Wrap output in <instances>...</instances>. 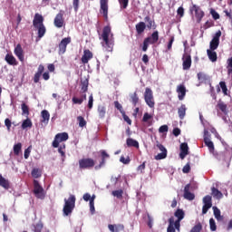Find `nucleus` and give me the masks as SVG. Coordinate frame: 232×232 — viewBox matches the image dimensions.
<instances>
[{"label":"nucleus","mask_w":232,"mask_h":232,"mask_svg":"<svg viewBox=\"0 0 232 232\" xmlns=\"http://www.w3.org/2000/svg\"><path fill=\"white\" fill-rule=\"evenodd\" d=\"M145 23H147L146 27L149 30H157V24H155V20L151 19V16L147 15L144 17Z\"/></svg>","instance_id":"a211bd4d"},{"label":"nucleus","mask_w":232,"mask_h":232,"mask_svg":"<svg viewBox=\"0 0 232 232\" xmlns=\"http://www.w3.org/2000/svg\"><path fill=\"white\" fill-rule=\"evenodd\" d=\"M88 108L89 110H92V108H93V94H91L89 96Z\"/></svg>","instance_id":"0e129e2a"},{"label":"nucleus","mask_w":232,"mask_h":232,"mask_svg":"<svg viewBox=\"0 0 232 232\" xmlns=\"http://www.w3.org/2000/svg\"><path fill=\"white\" fill-rule=\"evenodd\" d=\"M77 121L79 122L80 128H84V126H86V124H87L86 120H84V117H82V116H78Z\"/></svg>","instance_id":"de8ad7c7"},{"label":"nucleus","mask_w":232,"mask_h":232,"mask_svg":"<svg viewBox=\"0 0 232 232\" xmlns=\"http://www.w3.org/2000/svg\"><path fill=\"white\" fill-rule=\"evenodd\" d=\"M23 115H30V109L26 103H22Z\"/></svg>","instance_id":"3c124183"},{"label":"nucleus","mask_w":232,"mask_h":232,"mask_svg":"<svg viewBox=\"0 0 232 232\" xmlns=\"http://www.w3.org/2000/svg\"><path fill=\"white\" fill-rule=\"evenodd\" d=\"M203 204L206 206H210L212 207L213 206V203H212V199H211V196L209 195H207L203 198Z\"/></svg>","instance_id":"c03bdc74"},{"label":"nucleus","mask_w":232,"mask_h":232,"mask_svg":"<svg viewBox=\"0 0 232 232\" xmlns=\"http://www.w3.org/2000/svg\"><path fill=\"white\" fill-rule=\"evenodd\" d=\"M209 226L210 231H217V223L215 222V219L213 218L209 219Z\"/></svg>","instance_id":"603ef678"},{"label":"nucleus","mask_w":232,"mask_h":232,"mask_svg":"<svg viewBox=\"0 0 232 232\" xmlns=\"http://www.w3.org/2000/svg\"><path fill=\"white\" fill-rule=\"evenodd\" d=\"M175 227V218L171 217L169 218V226L167 227V232H176Z\"/></svg>","instance_id":"7c9ffc66"},{"label":"nucleus","mask_w":232,"mask_h":232,"mask_svg":"<svg viewBox=\"0 0 232 232\" xmlns=\"http://www.w3.org/2000/svg\"><path fill=\"white\" fill-rule=\"evenodd\" d=\"M146 169V161H144L142 164H140L138 168H137V171L138 173H144V170Z\"/></svg>","instance_id":"13d9d810"},{"label":"nucleus","mask_w":232,"mask_h":232,"mask_svg":"<svg viewBox=\"0 0 232 232\" xmlns=\"http://www.w3.org/2000/svg\"><path fill=\"white\" fill-rule=\"evenodd\" d=\"M34 194L36 198H41L42 200L44 198V188H43L37 179L34 180Z\"/></svg>","instance_id":"0eeeda50"},{"label":"nucleus","mask_w":232,"mask_h":232,"mask_svg":"<svg viewBox=\"0 0 232 232\" xmlns=\"http://www.w3.org/2000/svg\"><path fill=\"white\" fill-rule=\"evenodd\" d=\"M79 168L80 169H92V168H95V160L92 158L79 160Z\"/></svg>","instance_id":"20e7f679"},{"label":"nucleus","mask_w":232,"mask_h":232,"mask_svg":"<svg viewBox=\"0 0 232 232\" xmlns=\"http://www.w3.org/2000/svg\"><path fill=\"white\" fill-rule=\"evenodd\" d=\"M158 42H159V31H154L150 36L144 39L142 52H148V46H150V44H155Z\"/></svg>","instance_id":"7ed1b4c3"},{"label":"nucleus","mask_w":232,"mask_h":232,"mask_svg":"<svg viewBox=\"0 0 232 232\" xmlns=\"http://www.w3.org/2000/svg\"><path fill=\"white\" fill-rule=\"evenodd\" d=\"M100 154L102 157V160L98 165L94 167V169L99 170L102 169V168H104L106 166V159H110V154L106 152V150H100Z\"/></svg>","instance_id":"ddd939ff"},{"label":"nucleus","mask_w":232,"mask_h":232,"mask_svg":"<svg viewBox=\"0 0 232 232\" xmlns=\"http://www.w3.org/2000/svg\"><path fill=\"white\" fill-rule=\"evenodd\" d=\"M177 14L178 15H179V17H184V7H179L177 10Z\"/></svg>","instance_id":"774afa93"},{"label":"nucleus","mask_w":232,"mask_h":232,"mask_svg":"<svg viewBox=\"0 0 232 232\" xmlns=\"http://www.w3.org/2000/svg\"><path fill=\"white\" fill-rule=\"evenodd\" d=\"M121 115H122V118L125 121V122H127V124L131 126V119H130V117L128 115H126V111L121 112Z\"/></svg>","instance_id":"4d7b16f0"},{"label":"nucleus","mask_w":232,"mask_h":232,"mask_svg":"<svg viewBox=\"0 0 232 232\" xmlns=\"http://www.w3.org/2000/svg\"><path fill=\"white\" fill-rule=\"evenodd\" d=\"M189 153V147L186 142H183L180 144V153L179 157L183 160V159H186V156Z\"/></svg>","instance_id":"5701e85b"},{"label":"nucleus","mask_w":232,"mask_h":232,"mask_svg":"<svg viewBox=\"0 0 232 232\" xmlns=\"http://www.w3.org/2000/svg\"><path fill=\"white\" fill-rule=\"evenodd\" d=\"M70 43H72V37L70 36L62 39V41L59 44V53H65L66 48L68 44H70Z\"/></svg>","instance_id":"2eb2a0df"},{"label":"nucleus","mask_w":232,"mask_h":232,"mask_svg":"<svg viewBox=\"0 0 232 232\" xmlns=\"http://www.w3.org/2000/svg\"><path fill=\"white\" fill-rule=\"evenodd\" d=\"M76 200L77 198L73 194H71L68 198H64V205L63 208V217H70V215L73 213Z\"/></svg>","instance_id":"f03ea898"},{"label":"nucleus","mask_w":232,"mask_h":232,"mask_svg":"<svg viewBox=\"0 0 232 232\" xmlns=\"http://www.w3.org/2000/svg\"><path fill=\"white\" fill-rule=\"evenodd\" d=\"M119 3L121 8L126 9L128 8V3H130V0H119Z\"/></svg>","instance_id":"680f3d73"},{"label":"nucleus","mask_w":232,"mask_h":232,"mask_svg":"<svg viewBox=\"0 0 232 232\" xmlns=\"http://www.w3.org/2000/svg\"><path fill=\"white\" fill-rule=\"evenodd\" d=\"M198 79L200 81V82H206V81H208V75H206L204 72H198Z\"/></svg>","instance_id":"09e8293b"},{"label":"nucleus","mask_w":232,"mask_h":232,"mask_svg":"<svg viewBox=\"0 0 232 232\" xmlns=\"http://www.w3.org/2000/svg\"><path fill=\"white\" fill-rule=\"evenodd\" d=\"M151 119H153V116L148 112H145L142 118V122H148Z\"/></svg>","instance_id":"6e6d98bb"},{"label":"nucleus","mask_w":232,"mask_h":232,"mask_svg":"<svg viewBox=\"0 0 232 232\" xmlns=\"http://www.w3.org/2000/svg\"><path fill=\"white\" fill-rule=\"evenodd\" d=\"M79 1L80 0H72V6L74 9V12H79Z\"/></svg>","instance_id":"69168bd1"},{"label":"nucleus","mask_w":232,"mask_h":232,"mask_svg":"<svg viewBox=\"0 0 232 232\" xmlns=\"http://www.w3.org/2000/svg\"><path fill=\"white\" fill-rule=\"evenodd\" d=\"M110 34H111V27H103L102 34L100 39H102V47L106 52H113V39H110Z\"/></svg>","instance_id":"f257e3e1"},{"label":"nucleus","mask_w":232,"mask_h":232,"mask_svg":"<svg viewBox=\"0 0 232 232\" xmlns=\"http://www.w3.org/2000/svg\"><path fill=\"white\" fill-rule=\"evenodd\" d=\"M189 188H191V184L185 186L183 197L186 200H195V194L189 191Z\"/></svg>","instance_id":"f3484780"},{"label":"nucleus","mask_w":232,"mask_h":232,"mask_svg":"<svg viewBox=\"0 0 232 232\" xmlns=\"http://www.w3.org/2000/svg\"><path fill=\"white\" fill-rule=\"evenodd\" d=\"M69 136L67 132H61L55 135L54 140L53 141V148H59L60 142H66L68 140Z\"/></svg>","instance_id":"6e6552de"},{"label":"nucleus","mask_w":232,"mask_h":232,"mask_svg":"<svg viewBox=\"0 0 232 232\" xmlns=\"http://www.w3.org/2000/svg\"><path fill=\"white\" fill-rule=\"evenodd\" d=\"M43 227H44V225L43 223H37L36 225H34V232H41L43 231Z\"/></svg>","instance_id":"052dcab7"},{"label":"nucleus","mask_w":232,"mask_h":232,"mask_svg":"<svg viewBox=\"0 0 232 232\" xmlns=\"http://www.w3.org/2000/svg\"><path fill=\"white\" fill-rule=\"evenodd\" d=\"M219 86H220L224 95H227V86L226 85V82H220Z\"/></svg>","instance_id":"864d4df0"},{"label":"nucleus","mask_w":232,"mask_h":232,"mask_svg":"<svg viewBox=\"0 0 232 232\" xmlns=\"http://www.w3.org/2000/svg\"><path fill=\"white\" fill-rule=\"evenodd\" d=\"M90 82L88 79H84L81 81V93L84 94L86 92H88V86Z\"/></svg>","instance_id":"c756f323"},{"label":"nucleus","mask_w":232,"mask_h":232,"mask_svg":"<svg viewBox=\"0 0 232 232\" xmlns=\"http://www.w3.org/2000/svg\"><path fill=\"white\" fill-rule=\"evenodd\" d=\"M190 12H195V15H196V19H197V23H200L202 21V19L204 18V11H202V9L200 8V6L197 5H193L190 9Z\"/></svg>","instance_id":"f8f14e48"},{"label":"nucleus","mask_w":232,"mask_h":232,"mask_svg":"<svg viewBox=\"0 0 232 232\" xmlns=\"http://www.w3.org/2000/svg\"><path fill=\"white\" fill-rule=\"evenodd\" d=\"M44 22V18L43 17V15L36 13L33 20V25L34 26V28H36L37 26L44 25V24H43Z\"/></svg>","instance_id":"b1692460"},{"label":"nucleus","mask_w":232,"mask_h":232,"mask_svg":"<svg viewBox=\"0 0 232 232\" xmlns=\"http://www.w3.org/2000/svg\"><path fill=\"white\" fill-rule=\"evenodd\" d=\"M144 99L149 108H155V100L153 99V91H151L149 87L145 89Z\"/></svg>","instance_id":"423d86ee"},{"label":"nucleus","mask_w":232,"mask_h":232,"mask_svg":"<svg viewBox=\"0 0 232 232\" xmlns=\"http://www.w3.org/2000/svg\"><path fill=\"white\" fill-rule=\"evenodd\" d=\"M32 126H33L32 120L27 118L22 123V130H26V128H32Z\"/></svg>","instance_id":"a19ab883"},{"label":"nucleus","mask_w":232,"mask_h":232,"mask_svg":"<svg viewBox=\"0 0 232 232\" xmlns=\"http://www.w3.org/2000/svg\"><path fill=\"white\" fill-rule=\"evenodd\" d=\"M207 53L208 56V59L212 62V63H217V52L211 50V49H208L207 50Z\"/></svg>","instance_id":"72a5a7b5"},{"label":"nucleus","mask_w":232,"mask_h":232,"mask_svg":"<svg viewBox=\"0 0 232 232\" xmlns=\"http://www.w3.org/2000/svg\"><path fill=\"white\" fill-rule=\"evenodd\" d=\"M53 24L56 28H63L64 25V11H59V13L54 17Z\"/></svg>","instance_id":"9d476101"},{"label":"nucleus","mask_w":232,"mask_h":232,"mask_svg":"<svg viewBox=\"0 0 232 232\" xmlns=\"http://www.w3.org/2000/svg\"><path fill=\"white\" fill-rule=\"evenodd\" d=\"M187 110L188 108H186L185 104H181V106L178 109V114L181 121L184 119V117H186Z\"/></svg>","instance_id":"2f4dec72"},{"label":"nucleus","mask_w":232,"mask_h":232,"mask_svg":"<svg viewBox=\"0 0 232 232\" xmlns=\"http://www.w3.org/2000/svg\"><path fill=\"white\" fill-rule=\"evenodd\" d=\"M205 142V146L208 147V150L210 151V153H213V151H215V144L213 143V141H211V140H206Z\"/></svg>","instance_id":"ea45409f"},{"label":"nucleus","mask_w":232,"mask_h":232,"mask_svg":"<svg viewBox=\"0 0 232 232\" xmlns=\"http://www.w3.org/2000/svg\"><path fill=\"white\" fill-rule=\"evenodd\" d=\"M124 191L122 189L113 190L112 195L113 197H116L117 198H122V194Z\"/></svg>","instance_id":"8fccbe9b"},{"label":"nucleus","mask_w":232,"mask_h":232,"mask_svg":"<svg viewBox=\"0 0 232 232\" xmlns=\"http://www.w3.org/2000/svg\"><path fill=\"white\" fill-rule=\"evenodd\" d=\"M174 217H176V218H177V220L174 221L175 228L177 229V231H180V222H182V220H184V218L186 217V213L184 212V210L182 208H178L174 212Z\"/></svg>","instance_id":"39448f33"},{"label":"nucleus","mask_w":232,"mask_h":232,"mask_svg":"<svg viewBox=\"0 0 232 232\" xmlns=\"http://www.w3.org/2000/svg\"><path fill=\"white\" fill-rule=\"evenodd\" d=\"M35 28L38 30L39 39H43V37H44V34H46V27L44 25H39Z\"/></svg>","instance_id":"4c0bfd02"},{"label":"nucleus","mask_w":232,"mask_h":232,"mask_svg":"<svg viewBox=\"0 0 232 232\" xmlns=\"http://www.w3.org/2000/svg\"><path fill=\"white\" fill-rule=\"evenodd\" d=\"M136 28V36L139 37L140 35H142L146 30V23L140 22L135 25Z\"/></svg>","instance_id":"4be33fe9"},{"label":"nucleus","mask_w":232,"mask_h":232,"mask_svg":"<svg viewBox=\"0 0 232 232\" xmlns=\"http://www.w3.org/2000/svg\"><path fill=\"white\" fill-rule=\"evenodd\" d=\"M44 72V65L40 64L38 66L37 72L34 73V82L35 84H37V82H39V81L41 79V75H43Z\"/></svg>","instance_id":"393cba45"},{"label":"nucleus","mask_w":232,"mask_h":232,"mask_svg":"<svg viewBox=\"0 0 232 232\" xmlns=\"http://www.w3.org/2000/svg\"><path fill=\"white\" fill-rule=\"evenodd\" d=\"M0 186L2 188H5V189H8V188H10V182H8V179H5L1 174H0Z\"/></svg>","instance_id":"c9c22d12"},{"label":"nucleus","mask_w":232,"mask_h":232,"mask_svg":"<svg viewBox=\"0 0 232 232\" xmlns=\"http://www.w3.org/2000/svg\"><path fill=\"white\" fill-rule=\"evenodd\" d=\"M114 108H116V110H119L120 113H124V109L122 108V105L119 102V101L114 102Z\"/></svg>","instance_id":"5fc2aeb1"},{"label":"nucleus","mask_w":232,"mask_h":232,"mask_svg":"<svg viewBox=\"0 0 232 232\" xmlns=\"http://www.w3.org/2000/svg\"><path fill=\"white\" fill-rule=\"evenodd\" d=\"M5 61L7 63V64H10V66H17V64H19L14 54L7 53Z\"/></svg>","instance_id":"a878e982"},{"label":"nucleus","mask_w":232,"mask_h":232,"mask_svg":"<svg viewBox=\"0 0 232 232\" xmlns=\"http://www.w3.org/2000/svg\"><path fill=\"white\" fill-rule=\"evenodd\" d=\"M182 61L183 70H189V68H191V55L184 54L182 57Z\"/></svg>","instance_id":"412c9836"},{"label":"nucleus","mask_w":232,"mask_h":232,"mask_svg":"<svg viewBox=\"0 0 232 232\" xmlns=\"http://www.w3.org/2000/svg\"><path fill=\"white\" fill-rule=\"evenodd\" d=\"M91 59H93V53H92V51H90L89 49H85L83 51V55L82 56V64H88Z\"/></svg>","instance_id":"dca6fc26"},{"label":"nucleus","mask_w":232,"mask_h":232,"mask_svg":"<svg viewBox=\"0 0 232 232\" xmlns=\"http://www.w3.org/2000/svg\"><path fill=\"white\" fill-rule=\"evenodd\" d=\"M41 122H43L44 124H48V122L50 121V112H48V111L46 110H44L41 112Z\"/></svg>","instance_id":"cd10ccee"},{"label":"nucleus","mask_w":232,"mask_h":232,"mask_svg":"<svg viewBox=\"0 0 232 232\" xmlns=\"http://www.w3.org/2000/svg\"><path fill=\"white\" fill-rule=\"evenodd\" d=\"M14 55H16V57L19 59V61H21V63L24 62V54L23 52V47L21 46L20 44H18L14 48Z\"/></svg>","instance_id":"aec40b11"},{"label":"nucleus","mask_w":232,"mask_h":232,"mask_svg":"<svg viewBox=\"0 0 232 232\" xmlns=\"http://www.w3.org/2000/svg\"><path fill=\"white\" fill-rule=\"evenodd\" d=\"M156 146L161 152L155 156V160H162L163 159H166V157H168V150H166V147L159 141H156Z\"/></svg>","instance_id":"9b49d317"},{"label":"nucleus","mask_w":232,"mask_h":232,"mask_svg":"<svg viewBox=\"0 0 232 232\" xmlns=\"http://www.w3.org/2000/svg\"><path fill=\"white\" fill-rule=\"evenodd\" d=\"M108 228L111 232H121L124 231V225L122 224H114L108 225Z\"/></svg>","instance_id":"bb28decb"},{"label":"nucleus","mask_w":232,"mask_h":232,"mask_svg":"<svg viewBox=\"0 0 232 232\" xmlns=\"http://www.w3.org/2000/svg\"><path fill=\"white\" fill-rule=\"evenodd\" d=\"M97 111H98L100 119H104V117H106V106L98 105Z\"/></svg>","instance_id":"f704fd0d"},{"label":"nucleus","mask_w":232,"mask_h":232,"mask_svg":"<svg viewBox=\"0 0 232 232\" xmlns=\"http://www.w3.org/2000/svg\"><path fill=\"white\" fill-rule=\"evenodd\" d=\"M31 175L34 179H39L42 174L39 169H33Z\"/></svg>","instance_id":"a18cd8bd"},{"label":"nucleus","mask_w":232,"mask_h":232,"mask_svg":"<svg viewBox=\"0 0 232 232\" xmlns=\"http://www.w3.org/2000/svg\"><path fill=\"white\" fill-rule=\"evenodd\" d=\"M126 144L128 148H137V150H139V141H137V140H133L132 138H128L126 140Z\"/></svg>","instance_id":"c85d7f7f"},{"label":"nucleus","mask_w":232,"mask_h":232,"mask_svg":"<svg viewBox=\"0 0 232 232\" xmlns=\"http://www.w3.org/2000/svg\"><path fill=\"white\" fill-rule=\"evenodd\" d=\"M130 102H132L133 106H137L139 103V95H137V92L130 94Z\"/></svg>","instance_id":"37998d69"},{"label":"nucleus","mask_w":232,"mask_h":232,"mask_svg":"<svg viewBox=\"0 0 232 232\" xmlns=\"http://www.w3.org/2000/svg\"><path fill=\"white\" fill-rule=\"evenodd\" d=\"M66 150V144H62L58 148V152L61 154V156L64 159L66 157V152L64 151Z\"/></svg>","instance_id":"49530a36"},{"label":"nucleus","mask_w":232,"mask_h":232,"mask_svg":"<svg viewBox=\"0 0 232 232\" xmlns=\"http://www.w3.org/2000/svg\"><path fill=\"white\" fill-rule=\"evenodd\" d=\"M108 1L100 0V14H102L105 21H108Z\"/></svg>","instance_id":"4468645a"},{"label":"nucleus","mask_w":232,"mask_h":232,"mask_svg":"<svg viewBox=\"0 0 232 232\" xmlns=\"http://www.w3.org/2000/svg\"><path fill=\"white\" fill-rule=\"evenodd\" d=\"M221 35H222V32L220 30L215 34L212 40L210 41V44H209L210 50L215 51L217 50V48H218V45L220 44Z\"/></svg>","instance_id":"1a4fd4ad"},{"label":"nucleus","mask_w":232,"mask_h":232,"mask_svg":"<svg viewBox=\"0 0 232 232\" xmlns=\"http://www.w3.org/2000/svg\"><path fill=\"white\" fill-rule=\"evenodd\" d=\"M23 148V144L21 142L14 144L13 150H14V154L18 157V155L21 153V150Z\"/></svg>","instance_id":"58836bf2"},{"label":"nucleus","mask_w":232,"mask_h":232,"mask_svg":"<svg viewBox=\"0 0 232 232\" xmlns=\"http://www.w3.org/2000/svg\"><path fill=\"white\" fill-rule=\"evenodd\" d=\"M213 211H214L215 218H217L218 220H222L223 219L222 215H220V209H218V208L213 207Z\"/></svg>","instance_id":"79ce46f5"},{"label":"nucleus","mask_w":232,"mask_h":232,"mask_svg":"<svg viewBox=\"0 0 232 232\" xmlns=\"http://www.w3.org/2000/svg\"><path fill=\"white\" fill-rule=\"evenodd\" d=\"M178 93V98L179 101H184V97H186V86L184 84H179L176 90Z\"/></svg>","instance_id":"6ab92c4d"},{"label":"nucleus","mask_w":232,"mask_h":232,"mask_svg":"<svg viewBox=\"0 0 232 232\" xmlns=\"http://www.w3.org/2000/svg\"><path fill=\"white\" fill-rule=\"evenodd\" d=\"M189 171H191V166L189 165V162L187 163L183 169H182V172L183 173H189Z\"/></svg>","instance_id":"e2e57ef3"},{"label":"nucleus","mask_w":232,"mask_h":232,"mask_svg":"<svg viewBox=\"0 0 232 232\" xmlns=\"http://www.w3.org/2000/svg\"><path fill=\"white\" fill-rule=\"evenodd\" d=\"M211 195L212 197H214V198H218V199H220L224 197V194H222L220 192V190H218V188H216L215 187H212L211 188Z\"/></svg>","instance_id":"473e14b6"},{"label":"nucleus","mask_w":232,"mask_h":232,"mask_svg":"<svg viewBox=\"0 0 232 232\" xmlns=\"http://www.w3.org/2000/svg\"><path fill=\"white\" fill-rule=\"evenodd\" d=\"M120 162H122V164H128L130 162V157L125 158L124 156H121L120 158Z\"/></svg>","instance_id":"338daca9"},{"label":"nucleus","mask_w":232,"mask_h":232,"mask_svg":"<svg viewBox=\"0 0 232 232\" xmlns=\"http://www.w3.org/2000/svg\"><path fill=\"white\" fill-rule=\"evenodd\" d=\"M218 108L224 113L227 110V105H226L224 102H220L218 104Z\"/></svg>","instance_id":"bf43d9fd"},{"label":"nucleus","mask_w":232,"mask_h":232,"mask_svg":"<svg viewBox=\"0 0 232 232\" xmlns=\"http://www.w3.org/2000/svg\"><path fill=\"white\" fill-rule=\"evenodd\" d=\"M86 101V93L82 94L81 98L72 97L73 104H82Z\"/></svg>","instance_id":"e433bc0d"}]
</instances>
